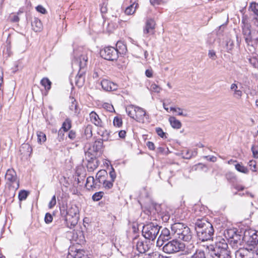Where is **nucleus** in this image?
<instances>
[{"instance_id":"nucleus-1","label":"nucleus","mask_w":258,"mask_h":258,"mask_svg":"<svg viewBox=\"0 0 258 258\" xmlns=\"http://www.w3.org/2000/svg\"><path fill=\"white\" fill-rule=\"evenodd\" d=\"M195 229L199 240L205 242L213 240L215 230L213 225L206 218L197 219Z\"/></svg>"},{"instance_id":"nucleus-2","label":"nucleus","mask_w":258,"mask_h":258,"mask_svg":"<svg viewBox=\"0 0 258 258\" xmlns=\"http://www.w3.org/2000/svg\"><path fill=\"white\" fill-rule=\"evenodd\" d=\"M210 258H231L227 240L219 237L214 243L207 247Z\"/></svg>"},{"instance_id":"nucleus-3","label":"nucleus","mask_w":258,"mask_h":258,"mask_svg":"<svg viewBox=\"0 0 258 258\" xmlns=\"http://www.w3.org/2000/svg\"><path fill=\"white\" fill-rule=\"evenodd\" d=\"M241 239L250 245H255L258 253V231L253 230L246 231L243 236L237 234L236 232L231 240H230V244L233 248L238 249V245H241Z\"/></svg>"},{"instance_id":"nucleus-4","label":"nucleus","mask_w":258,"mask_h":258,"mask_svg":"<svg viewBox=\"0 0 258 258\" xmlns=\"http://www.w3.org/2000/svg\"><path fill=\"white\" fill-rule=\"evenodd\" d=\"M62 218H65L67 223L69 224L70 229H73L78 223L79 219V210L75 204L70 205L68 207L63 205L59 208Z\"/></svg>"},{"instance_id":"nucleus-5","label":"nucleus","mask_w":258,"mask_h":258,"mask_svg":"<svg viewBox=\"0 0 258 258\" xmlns=\"http://www.w3.org/2000/svg\"><path fill=\"white\" fill-rule=\"evenodd\" d=\"M171 229L173 234L181 240L189 242L192 238L190 228L183 223L175 222L171 224Z\"/></svg>"},{"instance_id":"nucleus-6","label":"nucleus","mask_w":258,"mask_h":258,"mask_svg":"<svg viewBox=\"0 0 258 258\" xmlns=\"http://www.w3.org/2000/svg\"><path fill=\"white\" fill-rule=\"evenodd\" d=\"M161 228L162 227L157 223L150 222L143 226L142 235L146 239L154 240Z\"/></svg>"},{"instance_id":"nucleus-7","label":"nucleus","mask_w":258,"mask_h":258,"mask_svg":"<svg viewBox=\"0 0 258 258\" xmlns=\"http://www.w3.org/2000/svg\"><path fill=\"white\" fill-rule=\"evenodd\" d=\"M162 246L163 252L168 254H171L183 251L185 245L182 242L175 239L166 242Z\"/></svg>"},{"instance_id":"nucleus-8","label":"nucleus","mask_w":258,"mask_h":258,"mask_svg":"<svg viewBox=\"0 0 258 258\" xmlns=\"http://www.w3.org/2000/svg\"><path fill=\"white\" fill-rule=\"evenodd\" d=\"M100 54L103 58L109 61L116 60L118 57L116 50L112 46L105 47L101 49Z\"/></svg>"},{"instance_id":"nucleus-9","label":"nucleus","mask_w":258,"mask_h":258,"mask_svg":"<svg viewBox=\"0 0 258 258\" xmlns=\"http://www.w3.org/2000/svg\"><path fill=\"white\" fill-rule=\"evenodd\" d=\"M172 235V234L170 232L169 229L166 227L162 228L157 240V246L161 247L165 242L171 239Z\"/></svg>"},{"instance_id":"nucleus-10","label":"nucleus","mask_w":258,"mask_h":258,"mask_svg":"<svg viewBox=\"0 0 258 258\" xmlns=\"http://www.w3.org/2000/svg\"><path fill=\"white\" fill-rule=\"evenodd\" d=\"M256 254L251 251L249 250L246 248L239 247L238 249L236 250L235 252V258H257V255L258 252L256 251Z\"/></svg>"},{"instance_id":"nucleus-11","label":"nucleus","mask_w":258,"mask_h":258,"mask_svg":"<svg viewBox=\"0 0 258 258\" xmlns=\"http://www.w3.org/2000/svg\"><path fill=\"white\" fill-rule=\"evenodd\" d=\"M67 258H91L86 252L81 249H77L75 246L70 247Z\"/></svg>"},{"instance_id":"nucleus-12","label":"nucleus","mask_w":258,"mask_h":258,"mask_svg":"<svg viewBox=\"0 0 258 258\" xmlns=\"http://www.w3.org/2000/svg\"><path fill=\"white\" fill-rule=\"evenodd\" d=\"M133 243L136 244L137 250L141 254H143L149 249L147 242L141 239L139 236H136L134 238Z\"/></svg>"},{"instance_id":"nucleus-13","label":"nucleus","mask_w":258,"mask_h":258,"mask_svg":"<svg viewBox=\"0 0 258 258\" xmlns=\"http://www.w3.org/2000/svg\"><path fill=\"white\" fill-rule=\"evenodd\" d=\"M103 140L98 139L93 143L92 147L88 149L89 151L100 156L102 153V149L104 147Z\"/></svg>"},{"instance_id":"nucleus-14","label":"nucleus","mask_w":258,"mask_h":258,"mask_svg":"<svg viewBox=\"0 0 258 258\" xmlns=\"http://www.w3.org/2000/svg\"><path fill=\"white\" fill-rule=\"evenodd\" d=\"M102 89L105 91H113L117 89L116 84L107 79H103L101 82Z\"/></svg>"},{"instance_id":"nucleus-15","label":"nucleus","mask_w":258,"mask_h":258,"mask_svg":"<svg viewBox=\"0 0 258 258\" xmlns=\"http://www.w3.org/2000/svg\"><path fill=\"white\" fill-rule=\"evenodd\" d=\"M5 177L8 181L10 182L12 185L14 183H16L17 185V188L19 187V181L17 180V174L13 169H8L7 171Z\"/></svg>"},{"instance_id":"nucleus-16","label":"nucleus","mask_w":258,"mask_h":258,"mask_svg":"<svg viewBox=\"0 0 258 258\" xmlns=\"http://www.w3.org/2000/svg\"><path fill=\"white\" fill-rule=\"evenodd\" d=\"M149 116L146 111L142 108L136 106V112L135 113V119L137 121L144 120V117Z\"/></svg>"},{"instance_id":"nucleus-17","label":"nucleus","mask_w":258,"mask_h":258,"mask_svg":"<svg viewBox=\"0 0 258 258\" xmlns=\"http://www.w3.org/2000/svg\"><path fill=\"white\" fill-rule=\"evenodd\" d=\"M85 70H80L75 77V84L79 87H82L85 82Z\"/></svg>"},{"instance_id":"nucleus-18","label":"nucleus","mask_w":258,"mask_h":258,"mask_svg":"<svg viewBox=\"0 0 258 258\" xmlns=\"http://www.w3.org/2000/svg\"><path fill=\"white\" fill-rule=\"evenodd\" d=\"M54 228L57 230L59 231L60 230H63L66 227L70 229L69 224L68 225L67 223L65 218H63V219H59L54 222L53 225Z\"/></svg>"},{"instance_id":"nucleus-19","label":"nucleus","mask_w":258,"mask_h":258,"mask_svg":"<svg viewBox=\"0 0 258 258\" xmlns=\"http://www.w3.org/2000/svg\"><path fill=\"white\" fill-rule=\"evenodd\" d=\"M155 22L153 19H148L146 22L145 28L144 29V33L147 34L150 33L155 29Z\"/></svg>"},{"instance_id":"nucleus-20","label":"nucleus","mask_w":258,"mask_h":258,"mask_svg":"<svg viewBox=\"0 0 258 258\" xmlns=\"http://www.w3.org/2000/svg\"><path fill=\"white\" fill-rule=\"evenodd\" d=\"M97 134L102 137V140L104 141H107L109 140L110 132L104 127L103 124L101 127H99L97 130Z\"/></svg>"},{"instance_id":"nucleus-21","label":"nucleus","mask_w":258,"mask_h":258,"mask_svg":"<svg viewBox=\"0 0 258 258\" xmlns=\"http://www.w3.org/2000/svg\"><path fill=\"white\" fill-rule=\"evenodd\" d=\"M32 29L35 32H40L43 29V25L41 21L36 17L34 18L31 22Z\"/></svg>"},{"instance_id":"nucleus-22","label":"nucleus","mask_w":258,"mask_h":258,"mask_svg":"<svg viewBox=\"0 0 258 258\" xmlns=\"http://www.w3.org/2000/svg\"><path fill=\"white\" fill-rule=\"evenodd\" d=\"M90 118L91 122L98 127H101L103 124L99 115L94 111H92L90 114Z\"/></svg>"},{"instance_id":"nucleus-23","label":"nucleus","mask_w":258,"mask_h":258,"mask_svg":"<svg viewBox=\"0 0 258 258\" xmlns=\"http://www.w3.org/2000/svg\"><path fill=\"white\" fill-rule=\"evenodd\" d=\"M115 49L116 50L117 53H118V56H119V55L122 56L125 54L127 51L126 45L122 42L119 41L117 42Z\"/></svg>"},{"instance_id":"nucleus-24","label":"nucleus","mask_w":258,"mask_h":258,"mask_svg":"<svg viewBox=\"0 0 258 258\" xmlns=\"http://www.w3.org/2000/svg\"><path fill=\"white\" fill-rule=\"evenodd\" d=\"M136 2V0H131L132 4L127 7L125 10V13L126 15H132L135 13L136 9L138 7V4Z\"/></svg>"},{"instance_id":"nucleus-25","label":"nucleus","mask_w":258,"mask_h":258,"mask_svg":"<svg viewBox=\"0 0 258 258\" xmlns=\"http://www.w3.org/2000/svg\"><path fill=\"white\" fill-rule=\"evenodd\" d=\"M97 186V183H95V180L93 176H89L87 177L86 180V183L85 184V187L88 190L96 188Z\"/></svg>"},{"instance_id":"nucleus-26","label":"nucleus","mask_w":258,"mask_h":258,"mask_svg":"<svg viewBox=\"0 0 258 258\" xmlns=\"http://www.w3.org/2000/svg\"><path fill=\"white\" fill-rule=\"evenodd\" d=\"M169 121L171 126L174 128L179 129L181 127V122L174 116L170 117Z\"/></svg>"},{"instance_id":"nucleus-27","label":"nucleus","mask_w":258,"mask_h":258,"mask_svg":"<svg viewBox=\"0 0 258 258\" xmlns=\"http://www.w3.org/2000/svg\"><path fill=\"white\" fill-rule=\"evenodd\" d=\"M87 61L88 56L86 55L82 54L80 56L79 61L80 70H85Z\"/></svg>"},{"instance_id":"nucleus-28","label":"nucleus","mask_w":258,"mask_h":258,"mask_svg":"<svg viewBox=\"0 0 258 258\" xmlns=\"http://www.w3.org/2000/svg\"><path fill=\"white\" fill-rule=\"evenodd\" d=\"M107 176V172L105 170H100L96 174V180L98 181L99 183H101V182L103 181L104 179H106Z\"/></svg>"},{"instance_id":"nucleus-29","label":"nucleus","mask_w":258,"mask_h":258,"mask_svg":"<svg viewBox=\"0 0 258 258\" xmlns=\"http://www.w3.org/2000/svg\"><path fill=\"white\" fill-rule=\"evenodd\" d=\"M85 156L87 162L90 161L91 162H93L96 161H99L97 159L99 156L95 154H93L89 151L85 152Z\"/></svg>"},{"instance_id":"nucleus-30","label":"nucleus","mask_w":258,"mask_h":258,"mask_svg":"<svg viewBox=\"0 0 258 258\" xmlns=\"http://www.w3.org/2000/svg\"><path fill=\"white\" fill-rule=\"evenodd\" d=\"M159 216L164 222H168L170 218V215L166 210H161L158 213Z\"/></svg>"},{"instance_id":"nucleus-31","label":"nucleus","mask_w":258,"mask_h":258,"mask_svg":"<svg viewBox=\"0 0 258 258\" xmlns=\"http://www.w3.org/2000/svg\"><path fill=\"white\" fill-rule=\"evenodd\" d=\"M72 127V120L69 118H67L62 124L61 129L64 132H67L70 131Z\"/></svg>"},{"instance_id":"nucleus-32","label":"nucleus","mask_w":258,"mask_h":258,"mask_svg":"<svg viewBox=\"0 0 258 258\" xmlns=\"http://www.w3.org/2000/svg\"><path fill=\"white\" fill-rule=\"evenodd\" d=\"M92 127L91 125H88L83 128L84 136L86 140H88L92 136Z\"/></svg>"},{"instance_id":"nucleus-33","label":"nucleus","mask_w":258,"mask_h":258,"mask_svg":"<svg viewBox=\"0 0 258 258\" xmlns=\"http://www.w3.org/2000/svg\"><path fill=\"white\" fill-rule=\"evenodd\" d=\"M70 109L74 111L75 114L80 113V109L78 108V103L75 99L72 98L71 105L70 106Z\"/></svg>"},{"instance_id":"nucleus-34","label":"nucleus","mask_w":258,"mask_h":258,"mask_svg":"<svg viewBox=\"0 0 258 258\" xmlns=\"http://www.w3.org/2000/svg\"><path fill=\"white\" fill-rule=\"evenodd\" d=\"M20 151L23 152V153L24 154H25V152H26V154L30 155L32 152V148L29 144H23L21 146Z\"/></svg>"},{"instance_id":"nucleus-35","label":"nucleus","mask_w":258,"mask_h":258,"mask_svg":"<svg viewBox=\"0 0 258 258\" xmlns=\"http://www.w3.org/2000/svg\"><path fill=\"white\" fill-rule=\"evenodd\" d=\"M87 168L89 172H93L99 166V161L91 162L90 161L87 162Z\"/></svg>"},{"instance_id":"nucleus-36","label":"nucleus","mask_w":258,"mask_h":258,"mask_svg":"<svg viewBox=\"0 0 258 258\" xmlns=\"http://www.w3.org/2000/svg\"><path fill=\"white\" fill-rule=\"evenodd\" d=\"M230 89L234 91V95L237 96L238 98H240L242 95V92L241 90H238V86L237 84L233 83L231 85Z\"/></svg>"},{"instance_id":"nucleus-37","label":"nucleus","mask_w":258,"mask_h":258,"mask_svg":"<svg viewBox=\"0 0 258 258\" xmlns=\"http://www.w3.org/2000/svg\"><path fill=\"white\" fill-rule=\"evenodd\" d=\"M127 115L131 118L135 119V113L136 112V106L131 105L126 108Z\"/></svg>"},{"instance_id":"nucleus-38","label":"nucleus","mask_w":258,"mask_h":258,"mask_svg":"<svg viewBox=\"0 0 258 258\" xmlns=\"http://www.w3.org/2000/svg\"><path fill=\"white\" fill-rule=\"evenodd\" d=\"M42 86H44L45 90L48 91L51 88V82L47 78H43L40 82Z\"/></svg>"},{"instance_id":"nucleus-39","label":"nucleus","mask_w":258,"mask_h":258,"mask_svg":"<svg viewBox=\"0 0 258 258\" xmlns=\"http://www.w3.org/2000/svg\"><path fill=\"white\" fill-rule=\"evenodd\" d=\"M182 158L184 159H190L193 156L197 154V152H190L189 150L182 151Z\"/></svg>"},{"instance_id":"nucleus-40","label":"nucleus","mask_w":258,"mask_h":258,"mask_svg":"<svg viewBox=\"0 0 258 258\" xmlns=\"http://www.w3.org/2000/svg\"><path fill=\"white\" fill-rule=\"evenodd\" d=\"M29 192L26 190H21L18 195V198L20 201L25 200L28 197Z\"/></svg>"},{"instance_id":"nucleus-41","label":"nucleus","mask_w":258,"mask_h":258,"mask_svg":"<svg viewBox=\"0 0 258 258\" xmlns=\"http://www.w3.org/2000/svg\"><path fill=\"white\" fill-rule=\"evenodd\" d=\"M235 169L240 172L245 174H247L248 173V170L247 169V168L246 167L242 165V164L237 163L235 165Z\"/></svg>"},{"instance_id":"nucleus-42","label":"nucleus","mask_w":258,"mask_h":258,"mask_svg":"<svg viewBox=\"0 0 258 258\" xmlns=\"http://www.w3.org/2000/svg\"><path fill=\"white\" fill-rule=\"evenodd\" d=\"M250 27L251 26L250 24H245V25H242L241 26L242 29V34L244 36L251 34Z\"/></svg>"},{"instance_id":"nucleus-43","label":"nucleus","mask_w":258,"mask_h":258,"mask_svg":"<svg viewBox=\"0 0 258 258\" xmlns=\"http://www.w3.org/2000/svg\"><path fill=\"white\" fill-rule=\"evenodd\" d=\"M37 140L38 142L41 144L46 140V137L45 134L42 132H37Z\"/></svg>"},{"instance_id":"nucleus-44","label":"nucleus","mask_w":258,"mask_h":258,"mask_svg":"<svg viewBox=\"0 0 258 258\" xmlns=\"http://www.w3.org/2000/svg\"><path fill=\"white\" fill-rule=\"evenodd\" d=\"M236 232H238V231L235 229H230L225 232L224 234L226 237L228 238L230 240H231Z\"/></svg>"},{"instance_id":"nucleus-45","label":"nucleus","mask_w":258,"mask_h":258,"mask_svg":"<svg viewBox=\"0 0 258 258\" xmlns=\"http://www.w3.org/2000/svg\"><path fill=\"white\" fill-rule=\"evenodd\" d=\"M113 181H111V180H107L106 179L103 180V181L101 182L100 183L102 184L103 187L107 189H109L112 188L113 185Z\"/></svg>"},{"instance_id":"nucleus-46","label":"nucleus","mask_w":258,"mask_h":258,"mask_svg":"<svg viewBox=\"0 0 258 258\" xmlns=\"http://www.w3.org/2000/svg\"><path fill=\"white\" fill-rule=\"evenodd\" d=\"M104 192L98 191L94 194L92 197V199L93 201L97 202L100 200L104 195Z\"/></svg>"},{"instance_id":"nucleus-47","label":"nucleus","mask_w":258,"mask_h":258,"mask_svg":"<svg viewBox=\"0 0 258 258\" xmlns=\"http://www.w3.org/2000/svg\"><path fill=\"white\" fill-rule=\"evenodd\" d=\"M249 9L256 16H258V3L252 2L250 4Z\"/></svg>"},{"instance_id":"nucleus-48","label":"nucleus","mask_w":258,"mask_h":258,"mask_svg":"<svg viewBox=\"0 0 258 258\" xmlns=\"http://www.w3.org/2000/svg\"><path fill=\"white\" fill-rule=\"evenodd\" d=\"M226 49L227 51L229 53L230 52V51L233 49V46H234V42L233 41L229 39L226 41Z\"/></svg>"},{"instance_id":"nucleus-49","label":"nucleus","mask_w":258,"mask_h":258,"mask_svg":"<svg viewBox=\"0 0 258 258\" xmlns=\"http://www.w3.org/2000/svg\"><path fill=\"white\" fill-rule=\"evenodd\" d=\"M113 124L117 127H120L122 124V121L121 118L115 116L113 119Z\"/></svg>"},{"instance_id":"nucleus-50","label":"nucleus","mask_w":258,"mask_h":258,"mask_svg":"<svg viewBox=\"0 0 258 258\" xmlns=\"http://www.w3.org/2000/svg\"><path fill=\"white\" fill-rule=\"evenodd\" d=\"M245 41L248 45L253 46V39L251 37V34L249 35L244 36Z\"/></svg>"},{"instance_id":"nucleus-51","label":"nucleus","mask_w":258,"mask_h":258,"mask_svg":"<svg viewBox=\"0 0 258 258\" xmlns=\"http://www.w3.org/2000/svg\"><path fill=\"white\" fill-rule=\"evenodd\" d=\"M251 152L254 158H258V146L253 145L251 148Z\"/></svg>"},{"instance_id":"nucleus-52","label":"nucleus","mask_w":258,"mask_h":258,"mask_svg":"<svg viewBox=\"0 0 258 258\" xmlns=\"http://www.w3.org/2000/svg\"><path fill=\"white\" fill-rule=\"evenodd\" d=\"M156 132L157 135L162 138H166V133L164 132L163 130L160 127L156 128Z\"/></svg>"},{"instance_id":"nucleus-53","label":"nucleus","mask_w":258,"mask_h":258,"mask_svg":"<svg viewBox=\"0 0 258 258\" xmlns=\"http://www.w3.org/2000/svg\"><path fill=\"white\" fill-rule=\"evenodd\" d=\"M53 220V217L49 213H46L44 217V221L46 224L50 223Z\"/></svg>"},{"instance_id":"nucleus-54","label":"nucleus","mask_w":258,"mask_h":258,"mask_svg":"<svg viewBox=\"0 0 258 258\" xmlns=\"http://www.w3.org/2000/svg\"><path fill=\"white\" fill-rule=\"evenodd\" d=\"M102 75V71L101 70H95L93 74V78L95 79L99 78Z\"/></svg>"},{"instance_id":"nucleus-55","label":"nucleus","mask_w":258,"mask_h":258,"mask_svg":"<svg viewBox=\"0 0 258 258\" xmlns=\"http://www.w3.org/2000/svg\"><path fill=\"white\" fill-rule=\"evenodd\" d=\"M56 197L55 195H54L50 201L49 202L48 204V208L49 209H52L56 205Z\"/></svg>"},{"instance_id":"nucleus-56","label":"nucleus","mask_w":258,"mask_h":258,"mask_svg":"<svg viewBox=\"0 0 258 258\" xmlns=\"http://www.w3.org/2000/svg\"><path fill=\"white\" fill-rule=\"evenodd\" d=\"M150 90L153 92L159 93L161 90V88L157 85L154 83L151 85Z\"/></svg>"},{"instance_id":"nucleus-57","label":"nucleus","mask_w":258,"mask_h":258,"mask_svg":"<svg viewBox=\"0 0 258 258\" xmlns=\"http://www.w3.org/2000/svg\"><path fill=\"white\" fill-rule=\"evenodd\" d=\"M248 164L249 166L250 167V169L252 171H253V172L256 171V164L255 161L250 160L249 161Z\"/></svg>"},{"instance_id":"nucleus-58","label":"nucleus","mask_w":258,"mask_h":258,"mask_svg":"<svg viewBox=\"0 0 258 258\" xmlns=\"http://www.w3.org/2000/svg\"><path fill=\"white\" fill-rule=\"evenodd\" d=\"M68 138L71 140H74L76 138V133L74 130H70L68 133Z\"/></svg>"},{"instance_id":"nucleus-59","label":"nucleus","mask_w":258,"mask_h":258,"mask_svg":"<svg viewBox=\"0 0 258 258\" xmlns=\"http://www.w3.org/2000/svg\"><path fill=\"white\" fill-rule=\"evenodd\" d=\"M36 10L39 13L42 14H45L47 13L46 10L41 5H38L36 7Z\"/></svg>"},{"instance_id":"nucleus-60","label":"nucleus","mask_w":258,"mask_h":258,"mask_svg":"<svg viewBox=\"0 0 258 258\" xmlns=\"http://www.w3.org/2000/svg\"><path fill=\"white\" fill-rule=\"evenodd\" d=\"M109 174V176L110 178V180H111V181L114 182L115 180V179L116 178V173H115V170L113 167H111V171H110Z\"/></svg>"},{"instance_id":"nucleus-61","label":"nucleus","mask_w":258,"mask_h":258,"mask_svg":"<svg viewBox=\"0 0 258 258\" xmlns=\"http://www.w3.org/2000/svg\"><path fill=\"white\" fill-rule=\"evenodd\" d=\"M249 62L251 64L254 68L258 67V61L255 57L250 58L248 59Z\"/></svg>"},{"instance_id":"nucleus-62","label":"nucleus","mask_w":258,"mask_h":258,"mask_svg":"<svg viewBox=\"0 0 258 258\" xmlns=\"http://www.w3.org/2000/svg\"><path fill=\"white\" fill-rule=\"evenodd\" d=\"M9 19H10V21L11 22H13V23L18 22L20 21V18L18 17V15H11L9 17Z\"/></svg>"},{"instance_id":"nucleus-63","label":"nucleus","mask_w":258,"mask_h":258,"mask_svg":"<svg viewBox=\"0 0 258 258\" xmlns=\"http://www.w3.org/2000/svg\"><path fill=\"white\" fill-rule=\"evenodd\" d=\"M208 56L213 60H215L217 58L216 52L214 50H209Z\"/></svg>"},{"instance_id":"nucleus-64","label":"nucleus","mask_w":258,"mask_h":258,"mask_svg":"<svg viewBox=\"0 0 258 258\" xmlns=\"http://www.w3.org/2000/svg\"><path fill=\"white\" fill-rule=\"evenodd\" d=\"M226 179L229 181H233L235 179V176L233 173L229 172L226 174Z\"/></svg>"}]
</instances>
